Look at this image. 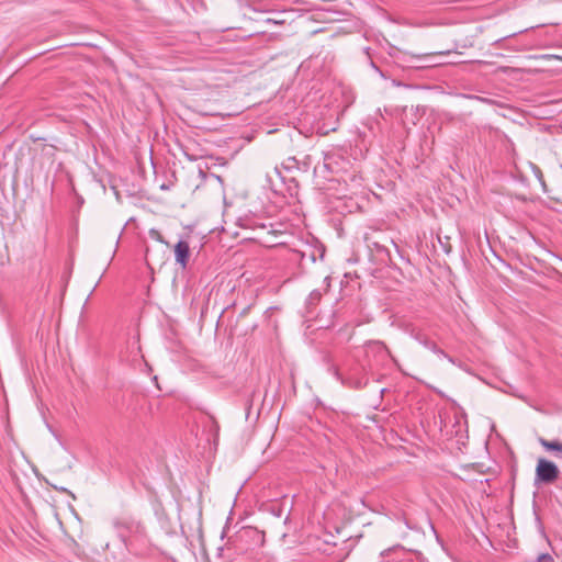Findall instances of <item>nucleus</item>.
<instances>
[{
    "mask_svg": "<svg viewBox=\"0 0 562 562\" xmlns=\"http://www.w3.org/2000/svg\"><path fill=\"white\" fill-rule=\"evenodd\" d=\"M336 375L341 380L342 383L348 384L353 389H362L368 384L366 367L360 363H353L349 368L346 378L336 370Z\"/></svg>",
    "mask_w": 562,
    "mask_h": 562,
    "instance_id": "nucleus-1",
    "label": "nucleus"
},
{
    "mask_svg": "<svg viewBox=\"0 0 562 562\" xmlns=\"http://www.w3.org/2000/svg\"><path fill=\"white\" fill-rule=\"evenodd\" d=\"M558 467L549 460L539 459L536 468V482L550 484L559 477Z\"/></svg>",
    "mask_w": 562,
    "mask_h": 562,
    "instance_id": "nucleus-2",
    "label": "nucleus"
},
{
    "mask_svg": "<svg viewBox=\"0 0 562 562\" xmlns=\"http://www.w3.org/2000/svg\"><path fill=\"white\" fill-rule=\"evenodd\" d=\"M175 257L176 262L181 266V268H187L189 259H190V246L186 240H179L175 246Z\"/></svg>",
    "mask_w": 562,
    "mask_h": 562,
    "instance_id": "nucleus-3",
    "label": "nucleus"
},
{
    "mask_svg": "<svg viewBox=\"0 0 562 562\" xmlns=\"http://www.w3.org/2000/svg\"><path fill=\"white\" fill-rule=\"evenodd\" d=\"M539 443L547 450L554 452V457L562 459V442L559 440H548L542 437L538 439Z\"/></svg>",
    "mask_w": 562,
    "mask_h": 562,
    "instance_id": "nucleus-4",
    "label": "nucleus"
},
{
    "mask_svg": "<svg viewBox=\"0 0 562 562\" xmlns=\"http://www.w3.org/2000/svg\"><path fill=\"white\" fill-rule=\"evenodd\" d=\"M415 338L420 342L423 344L425 347L429 348L431 351H434L435 353L441 356V357H445L447 358L449 361L452 362V358L449 357L441 348H439L437 346L436 342L429 340L428 338L424 337L423 335H416Z\"/></svg>",
    "mask_w": 562,
    "mask_h": 562,
    "instance_id": "nucleus-5",
    "label": "nucleus"
},
{
    "mask_svg": "<svg viewBox=\"0 0 562 562\" xmlns=\"http://www.w3.org/2000/svg\"><path fill=\"white\" fill-rule=\"evenodd\" d=\"M370 352H373L380 357L391 356L387 347L381 341H373V342L368 344L367 353L369 355Z\"/></svg>",
    "mask_w": 562,
    "mask_h": 562,
    "instance_id": "nucleus-6",
    "label": "nucleus"
},
{
    "mask_svg": "<svg viewBox=\"0 0 562 562\" xmlns=\"http://www.w3.org/2000/svg\"><path fill=\"white\" fill-rule=\"evenodd\" d=\"M135 525L134 521L132 520H116L115 521V526L117 528H126V529H132V527Z\"/></svg>",
    "mask_w": 562,
    "mask_h": 562,
    "instance_id": "nucleus-7",
    "label": "nucleus"
},
{
    "mask_svg": "<svg viewBox=\"0 0 562 562\" xmlns=\"http://www.w3.org/2000/svg\"><path fill=\"white\" fill-rule=\"evenodd\" d=\"M149 235H150L151 238H154V239H156V240H158L160 243H164L162 236H161L159 231H157L155 228H151L149 231Z\"/></svg>",
    "mask_w": 562,
    "mask_h": 562,
    "instance_id": "nucleus-8",
    "label": "nucleus"
},
{
    "mask_svg": "<svg viewBox=\"0 0 562 562\" xmlns=\"http://www.w3.org/2000/svg\"><path fill=\"white\" fill-rule=\"evenodd\" d=\"M537 562H553V559L549 553H541L537 557Z\"/></svg>",
    "mask_w": 562,
    "mask_h": 562,
    "instance_id": "nucleus-9",
    "label": "nucleus"
},
{
    "mask_svg": "<svg viewBox=\"0 0 562 562\" xmlns=\"http://www.w3.org/2000/svg\"><path fill=\"white\" fill-rule=\"evenodd\" d=\"M373 246H374L379 251H385V252H386V255L389 256V250H387V248H386V247H384V246H380V244H379L378 241H374V243H373Z\"/></svg>",
    "mask_w": 562,
    "mask_h": 562,
    "instance_id": "nucleus-10",
    "label": "nucleus"
}]
</instances>
